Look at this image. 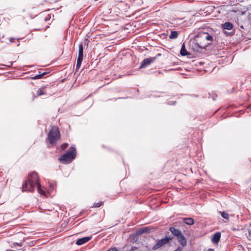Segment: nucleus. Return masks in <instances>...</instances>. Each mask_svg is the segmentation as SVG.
I'll list each match as a JSON object with an SVG mask.
<instances>
[{
  "mask_svg": "<svg viewBox=\"0 0 251 251\" xmlns=\"http://www.w3.org/2000/svg\"><path fill=\"white\" fill-rule=\"evenodd\" d=\"M51 18L50 15H48L45 18L44 21L45 22H47L48 21L50 20Z\"/></svg>",
  "mask_w": 251,
  "mask_h": 251,
  "instance_id": "27",
  "label": "nucleus"
},
{
  "mask_svg": "<svg viewBox=\"0 0 251 251\" xmlns=\"http://www.w3.org/2000/svg\"><path fill=\"white\" fill-rule=\"evenodd\" d=\"M15 39H16L15 38L11 37L8 39V41H9V42H14Z\"/></svg>",
  "mask_w": 251,
  "mask_h": 251,
  "instance_id": "28",
  "label": "nucleus"
},
{
  "mask_svg": "<svg viewBox=\"0 0 251 251\" xmlns=\"http://www.w3.org/2000/svg\"><path fill=\"white\" fill-rule=\"evenodd\" d=\"M180 53L183 56H185L189 54L188 51H187V50L185 49V46L184 43H183L181 46V49L180 50Z\"/></svg>",
  "mask_w": 251,
  "mask_h": 251,
  "instance_id": "15",
  "label": "nucleus"
},
{
  "mask_svg": "<svg viewBox=\"0 0 251 251\" xmlns=\"http://www.w3.org/2000/svg\"><path fill=\"white\" fill-rule=\"evenodd\" d=\"M60 137V134L58 128L55 126H52L48 134V140L50 144L51 145L55 144Z\"/></svg>",
  "mask_w": 251,
  "mask_h": 251,
  "instance_id": "4",
  "label": "nucleus"
},
{
  "mask_svg": "<svg viewBox=\"0 0 251 251\" xmlns=\"http://www.w3.org/2000/svg\"><path fill=\"white\" fill-rule=\"evenodd\" d=\"M107 251H118L117 249L115 248H111L108 249Z\"/></svg>",
  "mask_w": 251,
  "mask_h": 251,
  "instance_id": "29",
  "label": "nucleus"
},
{
  "mask_svg": "<svg viewBox=\"0 0 251 251\" xmlns=\"http://www.w3.org/2000/svg\"><path fill=\"white\" fill-rule=\"evenodd\" d=\"M0 41L2 42V43H6L7 44H9V42H8L7 41H6L5 40H4V36H3L2 37H0Z\"/></svg>",
  "mask_w": 251,
  "mask_h": 251,
  "instance_id": "26",
  "label": "nucleus"
},
{
  "mask_svg": "<svg viewBox=\"0 0 251 251\" xmlns=\"http://www.w3.org/2000/svg\"><path fill=\"white\" fill-rule=\"evenodd\" d=\"M182 221L188 225H192L194 223V220L192 218H183Z\"/></svg>",
  "mask_w": 251,
  "mask_h": 251,
  "instance_id": "13",
  "label": "nucleus"
},
{
  "mask_svg": "<svg viewBox=\"0 0 251 251\" xmlns=\"http://www.w3.org/2000/svg\"><path fill=\"white\" fill-rule=\"evenodd\" d=\"M207 251H214V250H213V249H209Z\"/></svg>",
  "mask_w": 251,
  "mask_h": 251,
  "instance_id": "35",
  "label": "nucleus"
},
{
  "mask_svg": "<svg viewBox=\"0 0 251 251\" xmlns=\"http://www.w3.org/2000/svg\"><path fill=\"white\" fill-rule=\"evenodd\" d=\"M150 230H151L148 227H143V228H140L139 230H138V231H136V235L137 236H138V235H141L143 233H149L150 232Z\"/></svg>",
  "mask_w": 251,
  "mask_h": 251,
  "instance_id": "10",
  "label": "nucleus"
},
{
  "mask_svg": "<svg viewBox=\"0 0 251 251\" xmlns=\"http://www.w3.org/2000/svg\"><path fill=\"white\" fill-rule=\"evenodd\" d=\"M78 56L83 57V47L82 44H79L78 46Z\"/></svg>",
  "mask_w": 251,
  "mask_h": 251,
  "instance_id": "17",
  "label": "nucleus"
},
{
  "mask_svg": "<svg viewBox=\"0 0 251 251\" xmlns=\"http://www.w3.org/2000/svg\"><path fill=\"white\" fill-rule=\"evenodd\" d=\"M92 238V236H86L77 240L75 244L77 245H81L88 242Z\"/></svg>",
  "mask_w": 251,
  "mask_h": 251,
  "instance_id": "8",
  "label": "nucleus"
},
{
  "mask_svg": "<svg viewBox=\"0 0 251 251\" xmlns=\"http://www.w3.org/2000/svg\"><path fill=\"white\" fill-rule=\"evenodd\" d=\"M76 154V151L75 148L72 146L70 148V150L68 152L64 153L58 158V161L60 162L65 164L70 163L75 158Z\"/></svg>",
  "mask_w": 251,
  "mask_h": 251,
  "instance_id": "3",
  "label": "nucleus"
},
{
  "mask_svg": "<svg viewBox=\"0 0 251 251\" xmlns=\"http://www.w3.org/2000/svg\"><path fill=\"white\" fill-rule=\"evenodd\" d=\"M177 239L179 244L183 247H184L186 245L187 240L182 233H181L180 235H179V236L177 237Z\"/></svg>",
  "mask_w": 251,
  "mask_h": 251,
  "instance_id": "9",
  "label": "nucleus"
},
{
  "mask_svg": "<svg viewBox=\"0 0 251 251\" xmlns=\"http://www.w3.org/2000/svg\"><path fill=\"white\" fill-rule=\"evenodd\" d=\"M23 242L24 240L21 241L20 243L13 242L12 243V247H15L16 245H17L19 247H21L23 246Z\"/></svg>",
  "mask_w": 251,
  "mask_h": 251,
  "instance_id": "20",
  "label": "nucleus"
},
{
  "mask_svg": "<svg viewBox=\"0 0 251 251\" xmlns=\"http://www.w3.org/2000/svg\"><path fill=\"white\" fill-rule=\"evenodd\" d=\"M181 248L180 247H178L176 250L174 251H181Z\"/></svg>",
  "mask_w": 251,
  "mask_h": 251,
  "instance_id": "32",
  "label": "nucleus"
},
{
  "mask_svg": "<svg viewBox=\"0 0 251 251\" xmlns=\"http://www.w3.org/2000/svg\"><path fill=\"white\" fill-rule=\"evenodd\" d=\"M83 57H82L78 56L77 59V63L81 64L83 60Z\"/></svg>",
  "mask_w": 251,
  "mask_h": 251,
  "instance_id": "25",
  "label": "nucleus"
},
{
  "mask_svg": "<svg viewBox=\"0 0 251 251\" xmlns=\"http://www.w3.org/2000/svg\"><path fill=\"white\" fill-rule=\"evenodd\" d=\"M164 239H166V243H168L170 240H172L173 238V236H166L165 238H164Z\"/></svg>",
  "mask_w": 251,
  "mask_h": 251,
  "instance_id": "22",
  "label": "nucleus"
},
{
  "mask_svg": "<svg viewBox=\"0 0 251 251\" xmlns=\"http://www.w3.org/2000/svg\"><path fill=\"white\" fill-rule=\"evenodd\" d=\"M178 35V33L176 31H171L170 35H169V38L171 39H176Z\"/></svg>",
  "mask_w": 251,
  "mask_h": 251,
  "instance_id": "18",
  "label": "nucleus"
},
{
  "mask_svg": "<svg viewBox=\"0 0 251 251\" xmlns=\"http://www.w3.org/2000/svg\"><path fill=\"white\" fill-rule=\"evenodd\" d=\"M209 45H210V43L206 42L205 37L202 36L199 32L195 37L194 42L192 43L191 47L195 51L198 52L202 49H205Z\"/></svg>",
  "mask_w": 251,
  "mask_h": 251,
  "instance_id": "2",
  "label": "nucleus"
},
{
  "mask_svg": "<svg viewBox=\"0 0 251 251\" xmlns=\"http://www.w3.org/2000/svg\"><path fill=\"white\" fill-rule=\"evenodd\" d=\"M201 34L202 35V36H203L205 37V40L206 42H208L209 43H210V44H211L213 40V37L212 35L210 34L207 32H205L204 31H200Z\"/></svg>",
  "mask_w": 251,
  "mask_h": 251,
  "instance_id": "6",
  "label": "nucleus"
},
{
  "mask_svg": "<svg viewBox=\"0 0 251 251\" xmlns=\"http://www.w3.org/2000/svg\"><path fill=\"white\" fill-rule=\"evenodd\" d=\"M37 186L38 192L44 195L45 192L41 188V184L39 181V176L37 173L33 172L30 173L28 178L25 180L22 186V192H31L34 191V188Z\"/></svg>",
  "mask_w": 251,
  "mask_h": 251,
  "instance_id": "1",
  "label": "nucleus"
},
{
  "mask_svg": "<svg viewBox=\"0 0 251 251\" xmlns=\"http://www.w3.org/2000/svg\"><path fill=\"white\" fill-rule=\"evenodd\" d=\"M176 103V101H174L173 103H169V104H175Z\"/></svg>",
  "mask_w": 251,
  "mask_h": 251,
  "instance_id": "34",
  "label": "nucleus"
},
{
  "mask_svg": "<svg viewBox=\"0 0 251 251\" xmlns=\"http://www.w3.org/2000/svg\"><path fill=\"white\" fill-rule=\"evenodd\" d=\"M167 244L166 243V239H164V238H163L161 240H158L156 244H155L152 248V249L153 250H156L160 247H161L162 246H163L164 244Z\"/></svg>",
  "mask_w": 251,
  "mask_h": 251,
  "instance_id": "7",
  "label": "nucleus"
},
{
  "mask_svg": "<svg viewBox=\"0 0 251 251\" xmlns=\"http://www.w3.org/2000/svg\"><path fill=\"white\" fill-rule=\"evenodd\" d=\"M81 64H79V63H76V69H78L80 68V66H81Z\"/></svg>",
  "mask_w": 251,
  "mask_h": 251,
  "instance_id": "31",
  "label": "nucleus"
},
{
  "mask_svg": "<svg viewBox=\"0 0 251 251\" xmlns=\"http://www.w3.org/2000/svg\"><path fill=\"white\" fill-rule=\"evenodd\" d=\"M39 74L35 75L34 76L32 77V79H37L41 78L43 76L47 75L48 73L46 72H41L40 71L39 72Z\"/></svg>",
  "mask_w": 251,
  "mask_h": 251,
  "instance_id": "16",
  "label": "nucleus"
},
{
  "mask_svg": "<svg viewBox=\"0 0 251 251\" xmlns=\"http://www.w3.org/2000/svg\"><path fill=\"white\" fill-rule=\"evenodd\" d=\"M221 236V232H217L215 233L212 238V242L214 243H218L220 240Z\"/></svg>",
  "mask_w": 251,
  "mask_h": 251,
  "instance_id": "12",
  "label": "nucleus"
},
{
  "mask_svg": "<svg viewBox=\"0 0 251 251\" xmlns=\"http://www.w3.org/2000/svg\"><path fill=\"white\" fill-rule=\"evenodd\" d=\"M169 230L176 237H178L179 235H180V234L182 233L179 229H176L174 227H170Z\"/></svg>",
  "mask_w": 251,
  "mask_h": 251,
  "instance_id": "11",
  "label": "nucleus"
},
{
  "mask_svg": "<svg viewBox=\"0 0 251 251\" xmlns=\"http://www.w3.org/2000/svg\"><path fill=\"white\" fill-rule=\"evenodd\" d=\"M233 25L230 22H226L222 25V27L224 29L231 30L233 28Z\"/></svg>",
  "mask_w": 251,
  "mask_h": 251,
  "instance_id": "14",
  "label": "nucleus"
},
{
  "mask_svg": "<svg viewBox=\"0 0 251 251\" xmlns=\"http://www.w3.org/2000/svg\"><path fill=\"white\" fill-rule=\"evenodd\" d=\"M219 213L221 214V216L223 218L227 219V220L229 219V215L227 212H226L225 211H223V212L219 211Z\"/></svg>",
  "mask_w": 251,
  "mask_h": 251,
  "instance_id": "19",
  "label": "nucleus"
},
{
  "mask_svg": "<svg viewBox=\"0 0 251 251\" xmlns=\"http://www.w3.org/2000/svg\"><path fill=\"white\" fill-rule=\"evenodd\" d=\"M12 64H13V62H9V65H7V66L8 67H10V66H11L12 65Z\"/></svg>",
  "mask_w": 251,
  "mask_h": 251,
  "instance_id": "33",
  "label": "nucleus"
},
{
  "mask_svg": "<svg viewBox=\"0 0 251 251\" xmlns=\"http://www.w3.org/2000/svg\"><path fill=\"white\" fill-rule=\"evenodd\" d=\"M156 59V57L147 58L143 60L141 62L139 69H142L149 65L151 63L153 62Z\"/></svg>",
  "mask_w": 251,
  "mask_h": 251,
  "instance_id": "5",
  "label": "nucleus"
},
{
  "mask_svg": "<svg viewBox=\"0 0 251 251\" xmlns=\"http://www.w3.org/2000/svg\"><path fill=\"white\" fill-rule=\"evenodd\" d=\"M103 201H101V202H95V203H94V204L93 205V207H99L101 205H102L103 204Z\"/></svg>",
  "mask_w": 251,
  "mask_h": 251,
  "instance_id": "21",
  "label": "nucleus"
},
{
  "mask_svg": "<svg viewBox=\"0 0 251 251\" xmlns=\"http://www.w3.org/2000/svg\"><path fill=\"white\" fill-rule=\"evenodd\" d=\"M248 233L249 236L251 237V226L248 229Z\"/></svg>",
  "mask_w": 251,
  "mask_h": 251,
  "instance_id": "30",
  "label": "nucleus"
},
{
  "mask_svg": "<svg viewBox=\"0 0 251 251\" xmlns=\"http://www.w3.org/2000/svg\"><path fill=\"white\" fill-rule=\"evenodd\" d=\"M68 143H64L61 146V149L62 150H65V149H66L68 147Z\"/></svg>",
  "mask_w": 251,
  "mask_h": 251,
  "instance_id": "24",
  "label": "nucleus"
},
{
  "mask_svg": "<svg viewBox=\"0 0 251 251\" xmlns=\"http://www.w3.org/2000/svg\"><path fill=\"white\" fill-rule=\"evenodd\" d=\"M160 55H161V54H160V53H158V54H157V55H158V56H160Z\"/></svg>",
  "mask_w": 251,
  "mask_h": 251,
  "instance_id": "36",
  "label": "nucleus"
},
{
  "mask_svg": "<svg viewBox=\"0 0 251 251\" xmlns=\"http://www.w3.org/2000/svg\"><path fill=\"white\" fill-rule=\"evenodd\" d=\"M45 94V92L42 90L41 89H40L38 90L37 92V94L38 96H42Z\"/></svg>",
  "mask_w": 251,
  "mask_h": 251,
  "instance_id": "23",
  "label": "nucleus"
}]
</instances>
